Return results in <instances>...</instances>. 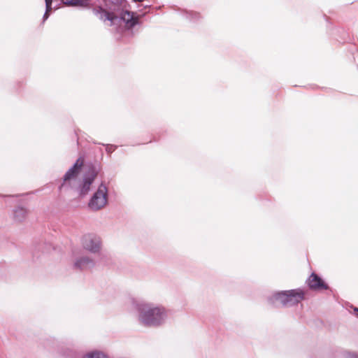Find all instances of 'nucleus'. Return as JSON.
Returning a JSON list of instances; mask_svg holds the SVG:
<instances>
[{
  "instance_id": "2",
  "label": "nucleus",
  "mask_w": 358,
  "mask_h": 358,
  "mask_svg": "<svg viewBox=\"0 0 358 358\" xmlns=\"http://www.w3.org/2000/svg\"><path fill=\"white\" fill-rule=\"evenodd\" d=\"M138 322L144 327H160L168 319V310L161 305L132 300Z\"/></svg>"
},
{
  "instance_id": "1",
  "label": "nucleus",
  "mask_w": 358,
  "mask_h": 358,
  "mask_svg": "<svg viewBox=\"0 0 358 358\" xmlns=\"http://www.w3.org/2000/svg\"><path fill=\"white\" fill-rule=\"evenodd\" d=\"M123 3L121 2V5H118L111 0H101L94 8V13L100 20L107 22L108 25L111 26L122 20L127 28H131L138 23V15L128 10L120 11V6H124Z\"/></svg>"
},
{
  "instance_id": "8",
  "label": "nucleus",
  "mask_w": 358,
  "mask_h": 358,
  "mask_svg": "<svg viewBox=\"0 0 358 358\" xmlns=\"http://www.w3.org/2000/svg\"><path fill=\"white\" fill-rule=\"evenodd\" d=\"M309 287L313 289H327L328 286L316 274L313 273L308 280Z\"/></svg>"
},
{
  "instance_id": "13",
  "label": "nucleus",
  "mask_w": 358,
  "mask_h": 358,
  "mask_svg": "<svg viewBox=\"0 0 358 358\" xmlns=\"http://www.w3.org/2000/svg\"><path fill=\"white\" fill-rule=\"evenodd\" d=\"M344 358H358V353L346 352L344 355Z\"/></svg>"
},
{
  "instance_id": "12",
  "label": "nucleus",
  "mask_w": 358,
  "mask_h": 358,
  "mask_svg": "<svg viewBox=\"0 0 358 358\" xmlns=\"http://www.w3.org/2000/svg\"><path fill=\"white\" fill-rule=\"evenodd\" d=\"M52 1L53 0H45V7H46V10H45V13L43 15V21H45L49 15H50V13L51 12L52 10Z\"/></svg>"
},
{
  "instance_id": "7",
  "label": "nucleus",
  "mask_w": 358,
  "mask_h": 358,
  "mask_svg": "<svg viewBox=\"0 0 358 358\" xmlns=\"http://www.w3.org/2000/svg\"><path fill=\"white\" fill-rule=\"evenodd\" d=\"M94 260L87 255H80L73 259V266L80 270H87L94 266Z\"/></svg>"
},
{
  "instance_id": "11",
  "label": "nucleus",
  "mask_w": 358,
  "mask_h": 358,
  "mask_svg": "<svg viewBox=\"0 0 358 358\" xmlns=\"http://www.w3.org/2000/svg\"><path fill=\"white\" fill-rule=\"evenodd\" d=\"M63 4L68 6H86L88 5V0H62Z\"/></svg>"
},
{
  "instance_id": "4",
  "label": "nucleus",
  "mask_w": 358,
  "mask_h": 358,
  "mask_svg": "<svg viewBox=\"0 0 358 358\" xmlns=\"http://www.w3.org/2000/svg\"><path fill=\"white\" fill-rule=\"evenodd\" d=\"M304 296L305 292L302 289H296L273 292L268 300L273 305L280 304L289 307L303 301Z\"/></svg>"
},
{
  "instance_id": "9",
  "label": "nucleus",
  "mask_w": 358,
  "mask_h": 358,
  "mask_svg": "<svg viewBox=\"0 0 358 358\" xmlns=\"http://www.w3.org/2000/svg\"><path fill=\"white\" fill-rule=\"evenodd\" d=\"M28 215V210L24 207L17 206L13 210V217L17 222L24 221Z\"/></svg>"
},
{
  "instance_id": "3",
  "label": "nucleus",
  "mask_w": 358,
  "mask_h": 358,
  "mask_svg": "<svg viewBox=\"0 0 358 358\" xmlns=\"http://www.w3.org/2000/svg\"><path fill=\"white\" fill-rule=\"evenodd\" d=\"M83 165V159L79 158L73 166L64 175L63 182L61 184L59 189H74L78 192L80 196H84L88 194L91 185L97 176L98 171L94 168H92L82 178L81 180H78V175Z\"/></svg>"
},
{
  "instance_id": "5",
  "label": "nucleus",
  "mask_w": 358,
  "mask_h": 358,
  "mask_svg": "<svg viewBox=\"0 0 358 358\" xmlns=\"http://www.w3.org/2000/svg\"><path fill=\"white\" fill-rule=\"evenodd\" d=\"M108 203V188L101 183L90 199L88 206L92 210L103 208Z\"/></svg>"
},
{
  "instance_id": "10",
  "label": "nucleus",
  "mask_w": 358,
  "mask_h": 358,
  "mask_svg": "<svg viewBox=\"0 0 358 358\" xmlns=\"http://www.w3.org/2000/svg\"><path fill=\"white\" fill-rule=\"evenodd\" d=\"M82 358H110L109 356L103 351L99 350H93L87 352L83 355Z\"/></svg>"
},
{
  "instance_id": "6",
  "label": "nucleus",
  "mask_w": 358,
  "mask_h": 358,
  "mask_svg": "<svg viewBox=\"0 0 358 358\" xmlns=\"http://www.w3.org/2000/svg\"><path fill=\"white\" fill-rule=\"evenodd\" d=\"M83 248L90 253L99 254L102 248L101 238L94 234H87L83 236L82 239Z\"/></svg>"
}]
</instances>
